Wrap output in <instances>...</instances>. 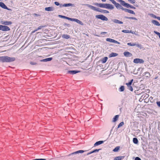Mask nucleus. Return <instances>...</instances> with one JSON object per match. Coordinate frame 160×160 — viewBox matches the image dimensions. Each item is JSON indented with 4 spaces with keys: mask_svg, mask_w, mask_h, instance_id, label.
Here are the masks:
<instances>
[{
    "mask_svg": "<svg viewBox=\"0 0 160 160\" xmlns=\"http://www.w3.org/2000/svg\"><path fill=\"white\" fill-rule=\"evenodd\" d=\"M80 71L77 70H72L68 71V73L72 74H74L77 73L79 72Z\"/></svg>",
    "mask_w": 160,
    "mask_h": 160,
    "instance_id": "ddd939ff",
    "label": "nucleus"
},
{
    "mask_svg": "<svg viewBox=\"0 0 160 160\" xmlns=\"http://www.w3.org/2000/svg\"><path fill=\"white\" fill-rule=\"evenodd\" d=\"M129 33H132V34H135V32H132V31H131V32H129Z\"/></svg>",
    "mask_w": 160,
    "mask_h": 160,
    "instance_id": "0e129e2a",
    "label": "nucleus"
},
{
    "mask_svg": "<svg viewBox=\"0 0 160 160\" xmlns=\"http://www.w3.org/2000/svg\"><path fill=\"white\" fill-rule=\"evenodd\" d=\"M122 159V157H117L115 158L116 160H121Z\"/></svg>",
    "mask_w": 160,
    "mask_h": 160,
    "instance_id": "c03bdc74",
    "label": "nucleus"
},
{
    "mask_svg": "<svg viewBox=\"0 0 160 160\" xmlns=\"http://www.w3.org/2000/svg\"><path fill=\"white\" fill-rule=\"evenodd\" d=\"M52 58H49L41 60L40 61L42 62H47L51 61V60H52Z\"/></svg>",
    "mask_w": 160,
    "mask_h": 160,
    "instance_id": "dca6fc26",
    "label": "nucleus"
},
{
    "mask_svg": "<svg viewBox=\"0 0 160 160\" xmlns=\"http://www.w3.org/2000/svg\"><path fill=\"white\" fill-rule=\"evenodd\" d=\"M117 1L120 2V4L123 6H125L126 2L122 0H117Z\"/></svg>",
    "mask_w": 160,
    "mask_h": 160,
    "instance_id": "5701e85b",
    "label": "nucleus"
},
{
    "mask_svg": "<svg viewBox=\"0 0 160 160\" xmlns=\"http://www.w3.org/2000/svg\"><path fill=\"white\" fill-rule=\"evenodd\" d=\"M54 4L57 6H58L60 5L59 3L58 2H54Z\"/></svg>",
    "mask_w": 160,
    "mask_h": 160,
    "instance_id": "603ef678",
    "label": "nucleus"
},
{
    "mask_svg": "<svg viewBox=\"0 0 160 160\" xmlns=\"http://www.w3.org/2000/svg\"><path fill=\"white\" fill-rule=\"evenodd\" d=\"M5 25H9L12 24V22L10 21H5L2 23Z\"/></svg>",
    "mask_w": 160,
    "mask_h": 160,
    "instance_id": "b1692460",
    "label": "nucleus"
},
{
    "mask_svg": "<svg viewBox=\"0 0 160 160\" xmlns=\"http://www.w3.org/2000/svg\"><path fill=\"white\" fill-rule=\"evenodd\" d=\"M98 11L103 13H109V12L108 10L102 9L99 8H98Z\"/></svg>",
    "mask_w": 160,
    "mask_h": 160,
    "instance_id": "9b49d317",
    "label": "nucleus"
},
{
    "mask_svg": "<svg viewBox=\"0 0 160 160\" xmlns=\"http://www.w3.org/2000/svg\"><path fill=\"white\" fill-rule=\"evenodd\" d=\"M106 41L108 42H113V43H117V44H120V43L119 42L114 40V39H111V38H107L106 39Z\"/></svg>",
    "mask_w": 160,
    "mask_h": 160,
    "instance_id": "0eeeda50",
    "label": "nucleus"
},
{
    "mask_svg": "<svg viewBox=\"0 0 160 160\" xmlns=\"http://www.w3.org/2000/svg\"><path fill=\"white\" fill-rule=\"evenodd\" d=\"M98 8H97L93 6L92 9L93 10H94V11H98Z\"/></svg>",
    "mask_w": 160,
    "mask_h": 160,
    "instance_id": "a18cd8bd",
    "label": "nucleus"
},
{
    "mask_svg": "<svg viewBox=\"0 0 160 160\" xmlns=\"http://www.w3.org/2000/svg\"><path fill=\"white\" fill-rule=\"evenodd\" d=\"M64 26H67L68 27H69L70 26V25L69 24L65 23Z\"/></svg>",
    "mask_w": 160,
    "mask_h": 160,
    "instance_id": "5fc2aeb1",
    "label": "nucleus"
},
{
    "mask_svg": "<svg viewBox=\"0 0 160 160\" xmlns=\"http://www.w3.org/2000/svg\"><path fill=\"white\" fill-rule=\"evenodd\" d=\"M101 0L103 2H106V0Z\"/></svg>",
    "mask_w": 160,
    "mask_h": 160,
    "instance_id": "338daca9",
    "label": "nucleus"
},
{
    "mask_svg": "<svg viewBox=\"0 0 160 160\" xmlns=\"http://www.w3.org/2000/svg\"><path fill=\"white\" fill-rule=\"evenodd\" d=\"M130 6H131V5H130L128 3H126L124 6L126 7L127 8H129V7H130Z\"/></svg>",
    "mask_w": 160,
    "mask_h": 160,
    "instance_id": "49530a36",
    "label": "nucleus"
},
{
    "mask_svg": "<svg viewBox=\"0 0 160 160\" xmlns=\"http://www.w3.org/2000/svg\"><path fill=\"white\" fill-rule=\"evenodd\" d=\"M58 17L59 18H65V19H66L68 20V17H66V16H64L61 15H59Z\"/></svg>",
    "mask_w": 160,
    "mask_h": 160,
    "instance_id": "473e14b6",
    "label": "nucleus"
},
{
    "mask_svg": "<svg viewBox=\"0 0 160 160\" xmlns=\"http://www.w3.org/2000/svg\"><path fill=\"white\" fill-rule=\"evenodd\" d=\"M134 160H141V159L138 157H136Z\"/></svg>",
    "mask_w": 160,
    "mask_h": 160,
    "instance_id": "3c124183",
    "label": "nucleus"
},
{
    "mask_svg": "<svg viewBox=\"0 0 160 160\" xmlns=\"http://www.w3.org/2000/svg\"><path fill=\"white\" fill-rule=\"evenodd\" d=\"M124 56L126 57H130L132 56L131 53L128 51H125L123 52Z\"/></svg>",
    "mask_w": 160,
    "mask_h": 160,
    "instance_id": "6e6552de",
    "label": "nucleus"
},
{
    "mask_svg": "<svg viewBox=\"0 0 160 160\" xmlns=\"http://www.w3.org/2000/svg\"><path fill=\"white\" fill-rule=\"evenodd\" d=\"M89 154H90V153H89H89H88L87 154V155H89Z\"/></svg>",
    "mask_w": 160,
    "mask_h": 160,
    "instance_id": "774afa93",
    "label": "nucleus"
},
{
    "mask_svg": "<svg viewBox=\"0 0 160 160\" xmlns=\"http://www.w3.org/2000/svg\"><path fill=\"white\" fill-rule=\"evenodd\" d=\"M133 62L135 63H143L144 62V61L142 59L139 58H136L134 59Z\"/></svg>",
    "mask_w": 160,
    "mask_h": 160,
    "instance_id": "39448f33",
    "label": "nucleus"
},
{
    "mask_svg": "<svg viewBox=\"0 0 160 160\" xmlns=\"http://www.w3.org/2000/svg\"><path fill=\"white\" fill-rule=\"evenodd\" d=\"M76 19H75V18H69V17H68V20H70L72 21H74V22H75Z\"/></svg>",
    "mask_w": 160,
    "mask_h": 160,
    "instance_id": "4c0bfd02",
    "label": "nucleus"
},
{
    "mask_svg": "<svg viewBox=\"0 0 160 160\" xmlns=\"http://www.w3.org/2000/svg\"><path fill=\"white\" fill-rule=\"evenodd\" d=\"M120 9H122V10L124 11V10H125V8H124L123 7H122L121 6V7L120 8Z\"/></svg>",
    "mask_w": 160,
    "mask_h": 160,
    "instance_id": "13d9d810",
    "label": "nucleus"
},
{
    "mask_svg": "<svg viewBox=\"0 0 160 160\" xmlns=\"http://www.w3.org/2000/svg\"><path fill=\"white\" fill-rule=\"evenodd\" d=\"M62 37L64 38L67 39L70 38V36L67 34H64L62 35Z\"/></svg>",
    "mask_w": 160,
    "mask_h": 160,
    "instance_id": "393cba45",
    "label": "nucleus"
},
{
    "mask_svg": "<svg viewBox=\"0 0 160 160\" xmlns=\"http://www.w3.org/2000/svg\"><path fill=\"white\" fill-rule=\"evenodd\" d=\"M154 32L158 36L159 38L160 39V33L156 31H154Z\"/></svg>",
    "mask_w": 160,
    "mask_h": 160,
    "instance_id": "e433bc0d",
    "label": "nucleus"
},
{
    "mask_svg": "<svg viewBox=\"0 0 160 160\" xmlns=\"http://www.w3.org/2000/svg\"><path fill=\"white\" fill-rule=\"evenodd\" d=\"M94 5L97 6L98 7L101 8V3H95Z\"/></svg>",
    "mask_w": 160,
    "mask_h": 160,
    "instance_id": "a19ab883",
    "label": "nucleus"
},
{
    "mask_svg": "<svg viewBox=\"0 0 160 160\" xmlns=\"http://www.w3.org/2000/svg\"><path fill=\"white\" fill-rule=\"evenodd\" d=\"M2 30L4 31H8L10 30V28L6 26L2 25Z\"/></svg>",
    "mask_w": 160,
    "mask_h": 160,
    "instance_id": "9d476101",
    "label": "nucleus"
},
{
    "mask_svg": "<svg viewBox=\"0 0 160 160\" xmlns=\"http://www.w3.org/2000/svg\"><path fill=\"white\" fill-rule=\"evenodd\" d=\"M119 146H117L114 149H113V151L114 152H117L119 149Z\"/></svg>",
    "mask_w": 160,
    "mask_h": 160,
    "instance_id": "cd10ccee",
    "label": "nucleus"
},
{
    "mask_svg": "<svg viewBox=\"0 0 160 160\" xmlns=\"http://www.w3.org/2000/svg\"><path fill=\"white\" fill-rule=\"evenodd\" d=\"M128 2L132 4H134L136 2L135 0H128Z\"/></svg>",
    "mask_w": 160,
    "mask_h": 160,
    "instance_id": "58836bf2",
    "label": "nucleus"
},
{
    "mask_svg": "<svg viewBox=\"0 0 160 160\" xmlns=\"http://www.w3.org/2000/svg\"><path fill=\"white\" fill-rule=\"evenodd\" d=\"M128 11H129L128 13H129L132 14H135L134 12L132 10L129 9Z\"/></svg>",
    "mask_w": 160,
    "mask_h": 160,
    "instance_id": "37998d69",
    "label": "nucleus"
},
{
    "mask_svg": "<svg viewBox=\"0 0 160 160\" xmlns=\"http://www.w3.org/2000/svg\"><path fill=\"white\" fill-rule=\"evenodd\" d=\"M152 22L156 26H159L160 25V23L157 21L152 20Z\"/></svg>",
    "mask_w": 160,
    "mask_h": 160,
    "instance_id": "f3484780",
    "label": "nucleus"
},
{
    "mask_svg": "<svg viewBox=\"0 0 160 160\" xmlns=\"http://www.w3.org/2000/svg\"><path fill=\"white\" fill-rule=\"evenodd\" d=\"M0 7L6 9L11 11H12V10L11 9L8 8L3 2H0Z\"/></svg>",
    "mask_w": 160,
    "mask_h": 160,
    "instance_id": "423d86ee",
    "label": "nucleus"
},
{
    "mask_svg": "<svg viewBox=\"0 0 160 160\" xmlns=\"http://www.w3.org/2000/svg\"><path fill=\"white\" fill-rule=\"evenodd\" d=\"M42 26H39L37 29H36V30H37V31H38L39 29H41V28H42Z\"/></svg>",
    "mask_w": 160,
    "mask_h": 160,
    "instance_id": "6e6d98bb",
    "label": "nucleus"
},
{
    "mask_svg": "<svg viewBox=\"0 0 160 160\" xmlns=\"http://www.w3.org/2000/svg\"><path fill=\"white\" fill-rule=\"evenodd\" d=\"M133 142L135 144H137L138 143V140L137 138H134L133 139Z\"/></svg>",
    "mask_w": 160,
    "mask_h": 160,
    "instance_id": "bb28decb",
    "label": "nucleus"
},
{
    "mask_svg": "<svg viewBox=\"0 0 160 160\" xmlns=\"http://www.w3.org/2000/svg\"><path fill=\"white\" fill-rule=\"evenodd\" d=\"M112 21L114 23H116L122 24L123 23V22L116 19H114L112 20Z\"/></svg>",
    "mask_w": 160,
    "mask_h": 160,
    "instance_id": "2eb2a0df",
    "label": "nucleus"
},
{
    "mask_svg": "<svg viewBox=\"0 0 160 160\" xmlns=\"http://www.w3.org/2000/svg\"><path fill=\"white\" fill-rule=\"evenodd\" d=\"M157 104L158 107H160V101L157 102Z\"/></svg>",
    "mask_w": 160,
    "mask_h": 160,
    "instance_id": "864d4df0",
    "label": "nucleus"
},
{
    "mask_svg": "<svg viewBox=\"0 0 160 160\" xmlns=\"http://www.w3.org/2000/svg\"><path fill=\"white\" fill-rule=\"evenodd\" d=\"M133 81V79L131 80L129 82L126 83V85L127 86L131 85V84H132Z\"/></svg>",
    "mask_w": 160,
    "mask_h": 160,
    "instance_id": "2f4dec72",
    "label": "nucleus"
},
{
    "mask_svg": "<svg viewBox=\"0 0 160 160\" xmlns=\"http://www.w3.org/2000/svg\"><path fill=\"white\" fill-rule=\"evenodd\" d=\"M150 15L153 18H157V17L153 14H150Z\"/></svg>",
    "mask_w": 160,
    "mask_h": 160,
    "instance_id": "79ce46f5",
    "label": "nucleus"
},
{
    "mask_svg": "<svg viewBox=\"0 0 160 160\" xmlns=\"http://www.w3.org/2000/svg\"><path fill=\"white\" fill-rule=\"evenodd\" d=\"M129 8H134V7L132 5H131V6H130V7H129Z\"/></svg>",
    "mask_w": 160,
    "mask_h": 160,
    "instance_id": "052dcab7",
    "label": "nucleus"
},
{
    "mask_svg": "<svg viewBox=\"0 0 160 160\" xmlns=\"http://www.w3.org/2000/svg\"><path fill=\"white\" fill-rule=\"evenodd\" d=\"M54 10V8L52 7H47L45 8V10L46 11H53Z\"/></svg>",
    "mask_w": 160,
    "mask_h": 160,
    "instance_id": "f8f14e48",
    "label": "nucleus"
},
{
    "mask_svg": "<svg viewBox=\"0 0 160 160\" xmlns=\"http://www.w3.org/2000/svg\"><path fill=\"white\" fill-rule=\"evenodd\" d=\"M85 151H84L83 150H79V151L75 152H73V153H72L71 154H70L69 155L70 156L71 155H74V154H78L79 153H82L84 152Z\"/></svg>",
    "mask_w": 160,
    "mask_h": 160,
    "instance_id": "1a4fd4ad",
    "label": "nucleus"
},
{
    "mask_svg": "<svg viewBox=\"0 0 160 160\" xmlns=\"http://www.w3.org/2000/svg\"><path fill=\"white\" fill-rule=\"evenodd\" d=\"M129 10V9H126V8H125V10H124V11L125 12H128Z\"/></svg>",
    "mask_w": 160,
    "mask_h": 160,
    "instance_id": "4d7b16f0",
    "label": "nucleus"
},
{
    "mask_svg": "<svg viewBox=\"0 0 160 160\" xmlns=\"http://www.w3.org/2000/svg\"><path fill=\"white\" fill-rule=\"evenodd\" d=\"M75 22L81 25H83V23L81 21L78 19H76Z\"/></svg>",
    "mask_w": 160,
    "mask_h": 160,
    "instance_id": "c756f323",
    "label": "nucleus"
},
{
    "mask_svg": "<svg viewBox=\"0 0 160 160\" xmlns=\"http://www.w3.org/2000/svg\"><path fill=\"white\" fill-rule=\"evenodd\" d=\"M149 96V95L148 94H146L145 95H143L141 96L140 98L141 99H146Z\"/></svg>",
    "mask_w": 160,
    "mask_h": 160,
    "instance_id": "4be33fe9",
    "label": "nucleus"
},
{
    "mask_svg": "<svg viewBox=\"0 0 160 160\" xmlns=\"http://www.w3.org/2000/svg\"><path fill=\"white\" fill-rule=\"evenodd\" d=\"M124 124V123L123 122H121L118 126V128H119L122 126H123Z\"/></svg>",
    "mask_w": 160,
    "mask_h": 160,
    "instance_id": "c9c22d12",
    "label": "nucleus"
},
{
    "mask_svg": "<svg viewBox=\"0 0 160 160\" xmlns=\"http://www.w3.org/2000/svg\"><path fill=\"white\" fill-rule=\"evenodd\" d=\"M101 8L108 9H113L114 8V7L113 5L110 4L101 3Z\"/></svg>",
    "mask_w": 160,
    "mask_h": 160,
    "instance_id": "f03ea898",
    "label": "nucleus"
},
{
    "mask_svg": "<svg viewBox=\"0 0 160 160\" xmlns=\"http://www.w3.org/2000/svg\"><path fill=\"white\" fill-rule=\"evenodd\" d=\"M2 25H0V30H2Z\"/></svg>",
    "mask_w": 160,
    "mask_h": 160,
    "instance_id": "bf43d9fd",
    "label": "nucleus"
},
{
    "mask_svg": "<svg viewBox=\"0 0 160 160\" xmlns=\"http://www.w3.org/2000/svg\"><path fill=\"white\" fill-rule=\"evenodd\" d=\"M118 54L114 52H112L109 55V57L111 58L112 57H115L117 56L118 55Z\"/></svg>",
    "mask_w": 160,
    "mask_h": 160,
    "instance_id": "a211bd4d",
    "label": "nucleus"
},
{
    "mask_svg": "<svg viewBox=\"0 0 160 160\" xmlns=\"http://www.w3.org/2000/svg\"><path fill=\"white\" fill-rule=\"evenodd\" d=\"M100 150V149H95L93 151V153H94V152H98L99 150Z\"/></svg>",
    "mask_w": 160,
    "mask_h": 160,
    "instance_id": "8fccbe9b",
    "label": "nucleus"
},
{
    "mask_svg": "<svg viewBox=\"0 0 160 160\" xmlns=\"http://www.w3.org/2000/svg\"><path fill=\"white\" fill-rule=\"evenodd\" d=\"M30 64L32 65H35L37 64V63L35 62H30Z\"/></svg>",
    "mask_w": 160,
    "mask_h": 160,
    "instance_id": "09e8293b",
    "label": "nucleus"
},
{
    "mask_svg": "<svg viewBox=\"0 0 160 160\" xmlns=\"http://www.w3.org/2000/svg\"><path fill=\"white\" fill-rule=\"evenodd\" d=\"M125 18H126L129 19H133L135 20H137V19L135 17H125Z\"/></svg>",
    "mask_w": 160,
    "mask_h": 160,
    "instance_id": "72a5a7b5",
    "label": "nucleus"
},
{
    "mask_svg": "<svg viewBox=\"0 0 160 160\" xmlns=\"http://www.w3.org/2000/svg\"><path fill=\"white\" fill-rule=\"evenodd\" d=\"M96 18H97L101 19L102 20L107 21L108 20V18L102 15H96L95 16Z\"/></svg>",
    "mask_w": 160,
    "mask_h": 160,
    "instance_id": "7ed1b4c3",
    "label": "nucleus"
},
{
    "mask_svg": "<svg viewBox=\"0 0 160 160\" xmlns=\"http://www.w3.org/2000/svg\"><path fill=\"white\" fill-rule=\"evenodd\" d=\"M14 57H10L7 56L0 57V62H11L15 60Z\"/></svg>",
    "mask_w": 160,
    "mask_h": 160,
    "instance_id": "f257e3e1",
    "label": "nucleus"
},
{
    "mask_svg": "<svg viewBox=\"0 0 160 160\" xmlns=\"http://www.w3.org/2000/svg\"><path fill=\"white\" fill-rule=\"evenodd\" d=\"M108 59V58L107 57H106L104 58H102V59H101V61L102 62V63H105Z\"/></svg>",
    "mask_w": 160,
    "mask_h": 160,
    "instance_id": "412c9836",
    "label": "nucleus"
},
{
    "mask_svg": "<svg viewBox=\"0 0 160 160\" xmlns=\"http://www.w3.org/2000/svg\"><path fill=\"white\" fill-rule=\"evenodd\" d=\"M119 117V115H116V116H115V117L113 118L112 122H116L118 120Z\"/></svg>",
    "mask_w": 160,
    "mask_h": 160,
    "instance_id": "aec40b11",
    "label": "nucleus"
},
{
    "mask_svg": "<svg viewBox=\"0 0 160 160\" xmlns=\"http://www.w3.org/2000/svg\"><path fill=\"white\" fill-rule=\"evenodd\" d=\"M157 18L158 20H160V17H157Z\"/></svg>",
    "mask_w": 160,
    "mask_h": 160,
    "instance_id": "680f3d73",
    "label": "nucleus"
},
{
    "mask_svg": "<svg viewBox=\"0 0 160 160\" xmlns=\"http://www.w3.org/2000/svg\"><path fill=\"white\" fill-rule=\"evenodd\" d=\"M72 6V4L71 3H67V4H64L62 5L60 4V7H70V6Z\"/></svg>",
    "mask_w": 160,
    "mask_h": 160,
    "instance_id": "6ab92c4d",
    "label": "nucleus"
},
{
    "mask_svg": "<svg viewBox=\"0 0 160 160\" xmlns=\"http://www.w3.org/2000/svg\"><path fill=\"white\" fill-rule=\"evenodd\" d=\"M116 8L118 9H120L121 7V6L119 3L116 2V3L114 4Z\"/></svg>",
    "mask_w": 160,
    "mask_h": 160,
    "instance_id": "a878e982",
    "label": "nucleus"
},
{
    "mask_svg": "<svg viewBox=\"0 0 160 160\" xmlns=\"http://www.w3.org/2000/svg\"><path fill=\"white\" fill-rule=\"evenodd\" d=\"M127 45L129 46H137L138 47L140 48H142V45L139 44V43H131V42H128V43Z\"/></svg>",
    "mask_w": 160,
    "mask_h": 160,
    "instance_id": "20e7f679",
    "label": "nucleus"
},
{
    "mask_svg": "<svg viewBox=\"0 0 160 160\" xmlns=\"http://www.w3.org/2000/svg\"><path fill=\"white\" fill-rule=\"evenodd\" d=\"M37 31V30L36 29H35V30H34V31H33L32 32V33H34L36 31Z\"/></svg>",
    "mask_w": 160,
    "mask_h": 160,
    "instance_id": "e2e57ef3",
    "label": "nucleus"
},
{
    "mask_svg": "<svg viewBox=\"0 0 160 160\" xmlns=\"http://www.w3.org/2000/svg\"><path fill=\"white\" fill-rule=\"evenodd\" d=\"M86 5L87 6L88 8H90L91 9H92L93 6H92L91 5H89V4H86Z\"/></svg>",
    "mask_w": 160,
    "mask_h": 160,
    "instance_id": "de8ad7c7",
    "label": "nucleus"
},
{
    "mask_svg": "<svg viewBox=\"0 0 160 160\" xmlns=\"http://www.w3.org/2000/svg\"><path fill=\"white\" fill-rule=\"evenodd\" d=\"M93 153V151H92V152H89V153H90V154H92V153Z\"/></svg>",
    "mask_w": 160,
    "mask_h": 160,
    "instance_id": "69168bd1",
    "label": "nucleus"
},
{
    "mask_svg": "<svg viewBox=\"0 0 160 160\" xmlns=\"http://www.w3.org/2000/svg\"><path fill=\"white\" fill-rule=\"evenodd\" d=\"M128 87V89L130 91H132L133 90V88L131 86V85H129V86H127Z\"/></svg>",
    "mask_w": 160,
    "mask_h": 160,
    "instance_id": "f704fd0d",
    "label": "nucleus"
},
{
    "mask_svg": "<svg viewBox=\"0 0 160 160\" xmlns=\"http://www.w3.org/2000/svg\"><path fill=\"white\" fill-rule=\"evenodd\" d=\"M145 75L147 77H149L150 76V74L148 72H145Z\"/></svg>",
    "mask_w": 160,
    "mask_h": 160,
    "instance_id": "ea45409f",
    "label": "nucleus"
},
{
    "mask_svg": "<svg viewBox=\"0 0 160 160\" xmlns=\"http://www.w3.org/2000/svg\"><path fill=\"white\" fill-rule=\"evenodd\" d=\"M122 32L126 33H129V32H131V30H123L122 31Z\"/></svg>",
    "mask_w": 160,
    "mask_h": 160,
    "instance_id": "7c9ffc66",
    "label": "nucleus"
},
{
    "mask_svg": "<svg viewBox=\"0 0 160 160\" xmlns=\"http://www.w3.org/2000/svg\"><path fill=\"white\" fill-rule=\"evenodd\" d=\"M120 92H123L124 90V87L123 86H122L119 89Z\"/></svg>",
    "mask_w": 160,
    "mask_h": 160,
    "instance_id": "c85d7f7f",
    "label": "nucleus"
},
{
    "mask_svg": "<svg viewBox=\"0 0 160 160\" xmlns=\"http://www.w3.org/2000/svg\"><path fill=\"white\" fill-rule=\"evenodd\" d=\"M104 141H100L98 142H96L94 144V146H96L100 145L101 144L103 143Z\"/></svg>",
    "mask_w": 160,
    "mask_h": 160,
    "instance_id": "4468645a",
    "label": "nucleus"
}]
</instances>
